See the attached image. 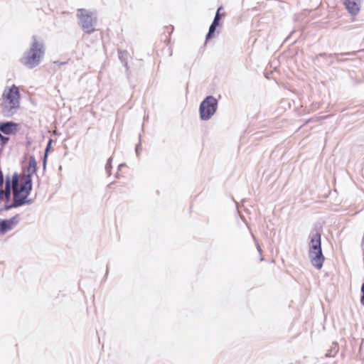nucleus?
Instances as JSON below:
<instances>
[{
  "label": "nucleus",
  "instance_id": "1a4fd4ad",
  "mask_svg": "<svg viewBox=\"0 0 364 364\" xmlns=\"http://www.w3.org/2000/svg\"><path fill=\"white\" fill-rule=\"evenodd\" d=\"M32 187L33 184L31 177L30 175H26V173H23L21 176V186L18 189L21 190V192H26V193L30 194Z\"/></svg>",
  "mask_w": 364,
  "mask_h": 364
},
{
  "label": "nucleus",
  "instance_id": "ddd939ff",
  "mask_svg": "<svg viewBox=\"0 0 364 364\" xmlns=\"http://www.w3.org/2000/svg\"><path fill=\"white\" fill-rule=\"evenodd\" d=\"M11 187L13 188H18V184H19V177L17 173H14L12 176V180L11 181Z\"/></svg>",
  "mask_w": 364,
  "mask_h": 364
},
{
  "label": "nucleus",
  "instance_id": "6e6552de",
  "mask_svg": "<svg viewBox=\"0 0 364 364\" xmlns=\"http://www.w3.org/2000/svg\"><path fill=\"white\" fill-rule=\"evenodd\" d=\"M11 184L9 176L6 178L4 189L2 188L0 189V200L4 199L7 203H11Z\"/></svg>",
  "mask_w": 364,
  "mask_h": 364
},
{
  "label": "nucleus",
  "instance_id": "f03ea898",
  "mask_svg": "<svg viewBox=\"0 0 364 364\" xmlns=\"http://www.w3.org/2000/svg\"><path fill=\"white\" fill-rule=\"evenodd\" d=\"M21 95L16 85L6 87L2 94L1 107L3 112L9 115L13 114L20 107Z\"/></svg>",
  "mask_w": 364,
  "mask_h": 364
},
{
  "label": "nucleus",
  "instance_id": "20e7f679",
  "mask_svg": "<svg viewBox=\"0 0 364 364\" xmlns=\"http://www.w3.org/2000/svg\"><path fill=\"white\" fill-rule=\"evenodd\" d=\"M218 102L213 96L207 97L200 105V116L203 120L209 119L215 112Z\"/></svg>",
  "mask_w": 364,
  "mask_h": 364
},
{
  "label": "nucleus",
  "instance_id": "393cba45",
  "mask_svg": "<svg viewBox=\"0 0 364 364\" xmlns=\"http://www.w3.org/2000/svg\"><path fill=\"white\" fill-rule=\"evenodd\" d=\"M46 157H47V154L46 153V154H45V156H44V159H46Z\"/></svg>",
  "mask_w": 364,
  "mask_h": 364
},
{
  "label": "nucleus",
  "instance_id": "5701e85b",
  "mask_svg": "<svg viewBox=\"0 0 364 364\" xmlns=\"http://www.w3.org/2000/svg\"><path fill=\"white\" fill-rule=\"evenodd\" d=\"M327 357H331V351H328L326 355Z\"/></svg>",
  "mask_w": 364,
  "mask_h": 364
},
{
  "label": "nucleus",
  "instance_id": "a211bd4d",
  "mask_svg": "<svg viewBox=\"0 0 364 364\" xmlns=\"http://www.w3.org/2000/svg\"><path fill=\"white\" fill-rule=\"evenodd\" d=\"M218 26H215V25H213V24H211L210 26V28H209V31H208V33L207 34V36H206V38L208 39V38H210L211 36H212V34L215 32V28Z\"/></svg>",
  "mask_w": 364,
  "mask_h": 364
},
{
  "label": "nucleus",
  "instance_id": "412c9836",
  "mask_svg": "<svg viewBox=\"0 0 364 364\" xmlns=\"http://www.w3.org/2000/svg\"><path fill=\"white\" fill-rule=\"evenodd\" d=\"M361 297H360V304L364 306V282L362 284L361 286Z\"/></svg>",
  "mask_w": 364,
  "mask_h": 364
},
{
  "label": "nucleus",
  "instance_id": "7ed1b4c3",
  "mask_svg": "<svg viewBox=\"0 0 364 364\" xmlns=\"http://www.w3.org/2000/svg\"><path fill=\"white\" fill-rule=\"evenodd\" d=\"M33 39L31 48L21 59L22 63L30 68L36 66L39 63L41 57L43 53V44L38 42L36 37Z\"/></svg>",
  "mask_w": 364,
  "mask_h": 364
},
{
  "label": "nucleus",
  "instance_id": "6ab92c4d",
  "mask_svg": "<svg viewBox=\"0 0 364 364\" xmlns=\"http://www.w3.org/2000/svg\"><path fill=\"white\" fill-rule=\"evenodd\" d=\"M117 171L115 173V176H116V178H119L120 176L119 171H121V169L123 167L126 166V164H124V163L123 164H117Z\"/></svg>",
  "mask_w": 364,
  "mask_h": 364
},
{
  "label": "nucleus",
  "instance_id": "9b49d317",
  "mask_svg": "<svg viewBox=\"0 0 364 364\" xmlns=\"http://www.w3.org/2000/svg\"><path fill=\"white\" fill-rule=\"evenodd\" d=\"M358 1V0H345L346 8L352 15H356L360 11Z\"/></svg>",
  "mask_w": 364,
  "mask_h": 364
},
{
  "label": "nucleus",
  "instance_id": "39448f33",
  "mask_svg": "<svg viewBox=\"0 0 364 364\" xmlns=\"http://www.w3.org/2000/svg\"><path fill=\"white\" fill-rule=\"evenodd\" d=\"M77 16L82 29L86 33H91L94 31V19L90 14L85 9H79L77 11Z\"/></svg>",
  "mask_w": 364,
  "mask_h": 364
},
{
  "label": "nucleus",
  "instance_id": "f8f14e48",
  "mask_svg": "<svg viewBox=\"0 0 364 364\" xmlns=\"http://www.w3.org/2000/svg\"><path fill=\"white\" fill-rule=\"evenodd\" d=\"M37 163L36 161H29V164L27 168V173L26 175H30L31 177L32 175L35 174L37 171Z\"/></svg>",
  "mask_w": 364,
  "mask_h": 364
},
{
  "label": "nucleus",
  "instance_id": "4468645a",
  "mask_svg": "<svg viewBox=\"0 0 364 364\" xmlns=\"http://www.w3.org/2000/svg\"><path fill=\"white\" fill-rule=\"evenodd\" d=\"M11 209L10 203H7L4 199L0 200V213Z\"/></svg>",
  "mask_w": 364,
  "mask_h": 364
},
{
  "label": "nucleus",
  "instance_id": "aec40b11",
  "mask_svg": "<svg viewBox=\"0 0 364 364\" xmlns=\"http://www.w3.org/2000/svg\"><path fill=\"white\" fill-rule=\"evenodd\" d=\"M9 139L8 137H6V136H4L3 135H1L0 134V145L1 146H4L5 144H6L9 141Z\"/></svg>",
  "mask_w": 364,
  "mask_h": 364
},
{
  "label": "nucleus",
  "instance_id": "9d476101",
  "mask_svg": "<svg viewBox=\"0 0 364 364\" xmlns=\"http://www.w3.org/2000/svg\"><path fill=\"white\" fill-rule=\"evenodd\" d=\"M18 124L13 122H0V132L5 134H11L17 131Z\"/></svg>",
  "mask_w": 364,
  "mask_h": 364
},
{
  "label": "nucleus",
  "instance_id": "f257e3e1",
  "mask_svg": "<svg viewBox=\"0 0 364 364\" xmlns=\"http://www.w3.org/2000/svg\"><path fill=\"white\" fill-rule=\"evenodd\" d=\"M321 233L318 231H311L309 234L310 242L309 257L311 264L317 269H321L325 257L321 249Z\"/></svg>",
  "mask_w": 364,
  "mask_h": 364
},
{
  "label": "nucleus",
  "instance_id": "a878e982",
  "mask_svg": "<svg viewBox=\"0 0 364 364\" xmlns=\"http://www.w3.org/2000/svg\"><path fill=\"white\" fill-rule=\"evenodd\" d=\"M221 11H219V16L220 17Z\"/></svg>",
  "mask_w": 364,
  "mask_h": 364
},
{
  "label": "nucleus",
  "instance_id": "b1692460",
  "mask_svg": "<svg viewBox=\"0 0 364 364\" xmlns=\"http://www.w3.org/2000/svg\"><path fill=\"white\" fill-rule=\"evenodd\" d=\"M50 144H51V140H50V141H49V144H48V147H47L46 151H48V147H49V146L50 145Z\"/></svg>",
  "mask_w": 364,
  "mask_h": 364
},
{
  "label": "nucleus",
  "instance_id": "f3484780",
  "mask_svg": "<svg viewBox=\"0 0 364 364\" xmlns=\"http://www.w3.org/2000/svg\"><path fill=\"white\" fill-rule=\"evenodd\" d=\"M252 237H253V239H254V240H255V242L256 247H257V251H258V252H259V255H260V260H261V261H263V260H264V258H263V257H262V249H261V247H260V245H259V244L258 241L257 240V239L255 237V236H254V235H252Z\"/></svg>",
  "mask_w": 364,
  "mask_h": 364
},
{
  "label": "nucleus",
  "instance_id": "dca6fc26",
  "mask_svg": "<svg viewBox=\"0 0 364 364\" xmlns=\"http://www.w3.org/2000/svg\"><path fill=\"white\" fill-rule=\"evenodd\" d=\"M112 161H107L105 165V171L109 176L111 175V169L112 168Z\"/></svg>",
  "mask_w": 364,
  "mask_h": 364
},
{
  "label": "nucleus",
  "instance_id": "0eeeda50",
  "mask_svg": "<svg viewBox=\"0 0 364 364\" xmlns=\"http://www.w3.org/2000/svg\"><path fill=\"white\" fill-rule=\"evenodd\" d=\"M18 223V215L3 220L0 218V233L4 234L11 230Z\"/></svg>",
  "mask_w": 364,
  "mask_h": 364
},
{
  "label": "nucleus",
  "instance_id": "423d86ee",
  "mask_svg": "<svg viewBox=\"0 0 364 364\" xmlns=\"http://www.w3.org/2000/svg\"><path fill=\"white\" fill-rule=\"evenodd\" d=\"M12 193L13 201L10 203L11 209L25 204H31L33 202L31 199H28L29 194L26 193V192H21V190L18 188H13Z\"/></svg>",
  "mask_w": 364,
  "mask_h": 364
},
{
  "label": "nucleus",
  "instance_id": "4be33fe9",
  "mask_svg": "<svg viewBox=\"0 0 364 364\" xmlns=\"http://www.w3.org/2000/svg\"><path fill=\"white\" fill-rule=\"evenodd\" d=\"M47 161H43V169L46 168Z\"/></svg>",
  "mask_w": 364,
  "mask_h": 364
},
{
  "label": "nucleus",
  "instance_id": "2eb2a0df",
  "mask_svg": "<svg viewBox=\"0 0 364 364\" xmlns=\"http://www.w3.org/2000/svg\"><path fill=\"white\" fill-rule=\"evenodd\" d=\"M222 10H223L222 7H220L218 9L216 15L215 16V18H214L213 22L212 23V24L215 25V26H218L219 25V21H220V17L219 16V11H222Z\"/></svg>",
  "mask_w": 364,
  "mask_h": 364
}]
</instances>
